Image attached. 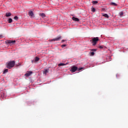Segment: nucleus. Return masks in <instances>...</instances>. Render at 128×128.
Listing matches in <instances>:
<instances>
[{
  "mask_svg": "<svg viewBox=\"0 0 128 128\" xmlns=\"http://www.w3.org/2000/svg\"><path fill=\"white\" fill-rule=\"evenodd\" d=\"M14 64H16V62L14 60L10 61L7 63L6 68L10 70V68H12L14 66Z\"/></svg>",
  "mask_w": 128,
  "mask_h": 128,
  "instance_id": "1",
  "label": "nucleus"
},
{
  "mask_svg": "<svg viewBox=\"0 0 128 128\" xmlns=\"http://www.w3.org/2000/svg\"><path fill=\"white\" fill-rule=\"evenodd\" d=\"M84 68H78V66H73L71 68L70 70V72H76V70H78L80 72V70H82Z\"/></svg>",
  "mask_w": 128,
  "mask_h": 128,
  "instance_id": "2",
  "label": "nucleus"
},
{
  "mask_svg": "<svg viewBox=\"0 0 128 128\" xmlns=\"http://www.w3.org/2000/svg\"><path fill=\"white\" fill-rule=\"evenodd\" d=\"M99 39L98 37H96L92 38V40H90L92 44V46H94L96 44H98V42Z\"/></svg>",
  "mask_w": 128,
  "mask_h": 128,
  "instance_id": "3",
  "label": "nucleus"
},
{
  "mask_svg": "<svg viewBox=\"0 0 128 128\" xmlns=\"http://www.w3.org/2000/svg\"><path fill=\"white\" fill-rule=\"evenodd\" d=\"M6 44H16V40H7L6 41Z\"/></svg>",
  "mask_w": 128,
  "mask_h": 128,
  "instance_id": "4",
  "label": "nucleus"
},
{
  "mask_svg": "<svg viewBox=\"0 0 128 128\" xmlns=\"http://www.w3.org/2000/svg\"><path fill=\"white\" fill-rule=\"evenodd\" d=\"M62 40V36H60L56 38H54L52 39L51 40L52 42H58V40Z\"/></svg>",
  "mask_w": 128,
  "mask_h": 128,
  "instance_id": "5",
  "label": "nucleus"
},
{
  "mask_svg": "<svg viewBox=\"0 0 128 128\" xmlns=\"http://www.w3.org/2000/svg\"><path fill=\"white\" fill-rule=\"evenodd\" d=\"M31 74H32V71H28L26 74H25V76H30Z\"/></svg>",
  "mask_w": 128,
  "mask_h": 128,
  "instance_id": "6",
  "label": "nucleus"
},
{
  "mask_svg": "<svg viewBox=\"0 0 128 128\" xmlns=\"http://www.w3.org/2000/svg\"><path fill=\"white\" fill-rule=\"evenodd\" d=\"M28 16H31V18H34V12L32 11H29Z\"/></svg>",
  "mask_w": 128,
  "mask_h": 128,
  "instance_id": "7",
  "label": "nucleus"
},
{
  "mask_svg": "<svg viewBox=\"0 0 128 128\" xmlns=\"http://www.w3.org/2000/svg\"><path fill=\"white\" fill-rule=\"evenodd\" d=\"M72 20H74V22H80V19H78V18H76L74 16L72 17Z\"/></svg>",
  "mask_w": 128,
  "mask_h": 128,
  "instance_id": "8",
  "label": "nucleus"
},
{
  "mask_svg": "<svg viewBox=\"0 0 128 128\" xmlns=\"http://www.w3.org/2000/svg\"><path fill=\"white\" fill-rule=\"evenodd\" d=\"M48 69L44 70L43 72L44 74H45V75H46V74H48Z\"/></svg>",
  "mask_w": 128,
  "mask_h": 128,
  "instance_id": "9",
  "label": "nucleus"
},
{
  "mask_svg": "<svg viewBox=\"0 0 128 128\" xmlns=\"http://www.w3.org/2000/svg\"><path fill=\"white\" fill-rule=\"evenodd\" d=\"M12 16V13L10 12H6V18H8V16Z\"/></svg>",
  "mask_w": 128,
  "mask_h": 128,
  "instance_id": "10",
  "label": "nucleus"
},
{
  "mask_svg": "<svg viewBox=\"0 0 128 128\" xmlns=\"http://www.w3.org/2000/svg\"><path fill=\"white\" fill-rule=\"evenodd\" d=\"M91 11L92 12H96V8H94V6H92L91 8Z\"/></svg>",
  "mask_w": 128,
  "mask_h": 128,
  "instance_id": "11",
  "label": "nucleus"
},
{
  "mask_svg": "<svg viewBox=\"0 0 128 128\" xmlns=\"http://www.w3.org/2000/svg\"><path fill=\"white\" fill-rule=\"evenodd\" d=\"M40 16H42V18H46V14L44 13L40 14Z\"/></svg>",
  "mask_w": 128,
  "mask_h": 128,
  "instance_id": "12",
  "label": "nucleus"
},
{
  "mask_svg": "<svg viewBox=\"0 0 128 128\" xmlns=\"http://www.w3.org/2000/svg\"><path fill=\"white\" fill-rule=\"evenodd\" d=\"M110 6H118V4L114 3V2H111L110 4Z\"/></svg>",
  "mask_w": 128,
  "mask_h": 128,
  "instance_id": "13",
  "label": "nucleus"
},
{
  "mask_svg": "<svg viewBox=\"0 0 128 128\" xmlns=\"http://www.w3.org/2000/svg\"><path fill=\"white\" fill-rule=\"evenodd\" d=\"M66 66V64L64 63H60L58 64V66Z\"/></svg>",
  "mask_w": 128,
  "mask_h": 128,
  "instance_id": "14",
  "label": "nucleus"
},
{
  "mask_svg": "<svg viewBox=\"0 0 128 128\" xmlns=\"http://www.w3.org/2000/svg\"><path fill=\"white\" fill-rule=\"evenodd\" d=\"M8 24H12V19L10 18L8 20Z\"/></svg>",
  "mask_w": 128,
  "mask_h": 128,
  "instance_id": "15",
  "label": "nucleus"
},
{
  "mask_svg": "<svg viewBox=\"0 0 128 128\" xmlns=\"http://www.w3.org/2000/svg\"><path fill=\"white\" fill-rule=\"evenodd\" d=\"M103 16H104V18H108V14H103Z\"/></svg>",
  "mask_w": 128,
  "mask_h": 128,
  "instance_id": "16",
  "label": "nucleus"
},
{
  "mask_svg": "<svg viewBox=\"0 0 128 128\" xmlns=\"http://www.w3.org/2000/svg\"><path fill=\"white\" fill-rule=\"evenodd\" d=\"M38 60H40V58H38V57H36L35 58V61L34 62H38Z\"/></svg>",
  "mask_w": 128,
  "mask_h": 128,
  "instance_id": "17",
  "label": "nucleus"
},
{
  "mask_svg": "<svg viewBox=\"0 0 128 128\" xmlns=\"http://www.w3.org/2000/svg\"><path fill=\"white\" fill-rule=\"evenodd\" d=\"M119 14H120V18H122V16H124V12H120L119 13Z\"/></svg>",
  "mask_w": 128,
  "mask_h": 128,
  "instance_id": "18",
  "label": "nucleus"
},
{
  "mask_svg": "<svg viewBox=\"0 0 128 128\" xmlns=\"http://www.w3.org/2000/svg\"><path fill=\"white\" fill-rule=\"evenodd\" d=\"M90 56H94V52H90Z\"/></svg>",
  "mask_w": 128,
  "mask_h": 128,
  "instance_id": "19",
  "label": "nucleus"
},
{
  "mask_svg": "<svg viewBox=\"0 0 128 128\" xmlns=\"http://www.w3.org/2000/svg\"><path fill=\"white\" fill-rule=\"evenodd\" d=\"M98 1H93L92 2V4H98Z\"/></svg>",
  "mask_w": 128,
  "mask_h": 128,
  "instance_id": "20",
  "label": "nucleus"
},
{
  "mask_svg": "<svg viewBox=\"0 0 128 128\" xmlns=\"http://www.w3.org/2000/svg\"><path fill=\"white\" fill-rule=\"evenodd\" d=\"M14 20H18V17L17 16H15L14 17Z\"/></svg>",
  "mask_w": 128,
  "mask_h": 128,
  "instance_id": "21",
  "label": "nucleus"
},
{
  "mask_svg": "<svg viewBox=\"0 0 128 128\" xmlns=\"http://www.w3.org/2000/svg\"><path fill=\"white\" fill-rule=\"evenodd\" d=\"M90 50H91V52H96V49H90Z\"/></svg>",
  "mask_w": 128,
  "mask_h": 128,
  "instance_id": "22",
  "label": "nucleus"
},
{
  "mask_svg": "<svg viewBox=\"0 0 128 128\" xmlns=\"http://www.w3.org/2000/svg\"><path fill=\"white\" fill-rule=\"evenodd\" d=\"M8 72V70L6 69V70H4V74H6V72Z\"/></svg>",
  "mask_w": 128,
  "mask_h": 128,
  "instance_id": "23",
  "label": "nucleus"
},
{
  "mask_svg": "<svg viewBox=\"0 0 128 128\" xmlns=\"http://www.w3.org/2000/svg\"><path fill=\"white\" fill-rule=\"evenodd\" d=\"M64 46H66V44H62V48H64Z\"/></svg>",
  "mask_w": 128,
  "mask_h": 128,
  "instance_id": "24",
  "label": "nucleus"
},
{
  "mask_svg": "<svg viewBox=\"0 0 128 128\" xmlns=\"http://www.w3.org/2000/svg\"><path fill=\"white\" fill-rule=\"evenodd\" d=\"M99 48H104V47L102 46H99Z\"/></svg>",
  "mask_w": 128,
  "mask_h": 128,
  "instance_id": "25",
  "label": "nucleus"
},
{
  "mask_svg": "<svg viewBox=\"0 0 128 128\" xmlns=\"http://www.w3.org/2000/svg\"><path fill=\"white\" fill-rule=\"evenodd\" d=\"M66 42V40H62V42Z\"/></svg>",
  "mask_w": 128,
  "mask_h": 128,
  "instance_id": "26",
  "label": "nucleus"
},
{
  "mask_svg": "<svg viewBox=\"0 0 128 128\" xmlns=\"http://www.w3.org/2000/svg\"><path fill=\"white\" fill-rule=\"evenodd\" d=\"M0 38H2V35H0Z\"/></svg>",
  "mask_w": 128,
  "mask_h": 128,
  "instance_id": "27",
  "label": "nucleus"
},
{
  "mask_svg": "<svg viewBox=\"0 0 128 128\" xmlns=\"http://www.w3.org/2000/svg\"><path fill=\"white\" fill-rule=\"evenodd\" d=\"M102 10H104V8H102Z\"/></svg>",
  "mask_w": 128,
  "mask_h": 128,
  "instance_id": "28",
  "label": "nucleus"
},
{
  "mask_svg": "<svg viewBox=\"0 0 128 128\" xmlns=\"http://www.w3.org/2000/svg\"><path fill=\"white\" fill-rule=\"evenodd\" d=\"M32 64H34V60H32Z\"/></svg>",
  "mask_w": 128,
  "mask_h": 128,
  "instance_id": "29",
  "label": "nucleus"
}]
</instances>
